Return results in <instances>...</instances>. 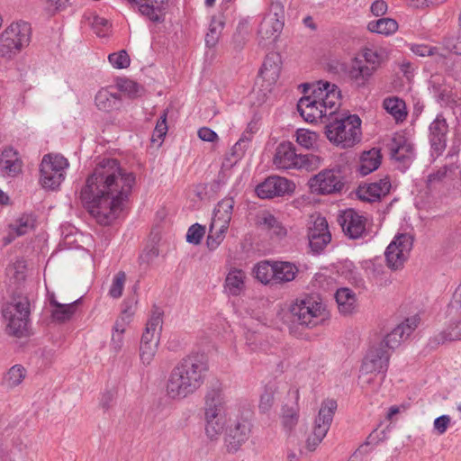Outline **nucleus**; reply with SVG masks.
I'll return each instance as SVG.
<instances>
[{
    "label": "nucleus",
    "mask_w": 461,
    "mask_h": 461,
    "mask_svg": "<svg viewBox=\"0 0 461 461\" xmlns=\"http://www.w3.org/2000/svg\"><path fill=\"white\" fill-rule=\"evenodd\" d=\"M135 182V175L117 159L104 158L86 178L80 198L96 222L107 226L122 212Z\"/></svg>",
    "instance_id": "f257e3e1"
},
{
    "label": "nucleus",
    "mask_w": 461,
    "mask_h": 461,
    "mask_svg": "<svg viewBox=\"0 0 461 461\" xmlns=\"http://www.w3.org/2000/svg\"><path fill=\"white\" fill-rule=\"evenodd\" d=\"M303 92L311 90L298 101L297 110L301 116L310 122H329L334 112L340 106L341 93L339 88L327 81H318L312 85L303 84Z\"/></svg>",
    "instance_id": "f03ea898"
},
{
    "label": "nucleus",
    "mask_w": 461,
    "mask_h": 461,
    "mask_svg": "<svg viewBox=\"0 0 461 461\" xmlns=\"http://www.w3.org/2000/svg\"><path fill=\"white\" fill-rule=\"evenodd\" d=\"M207 362L198 354L182 358L170 371L166 382L167 395L172 400H183L194 393L204 383Z\"/></svg>",
    "instance_id": "7ed1b4c3"
},
{
    "label": "nucleus",
    "mask_w": 461,
    "mask_h": 461,
    "mask_svg": "<svg viewBox=\"0 0 461 461\" xmlns=\"http://www.w3.org/2000/svg\"><path fill=\"white\" fill-rule=\"evenodd\" d=\"M203 410L205 435L210 440H217L227 424V402L220 383L207 389Z\"/></svg>",
    "instance_id": "20e7f679"
},
{
    "label": "nucleus",
    "mask_w": 461,
    "mask_h": 461,
    "mask_svg": "<svg viewBox=\"0 0 461 461\" xmlns=\"http://www.w3.org/2000/svg\"><path fill=\"white\" fill-rule=\"evenodd\" d=\"M325 134L336 145L352 147L361 140V119L357 114L336 111L326 122Z\"/></svg>",
    "instance_id": "39448f33"
},
{
    "label": "nucleus",
    "mask_w": 461,
    "mask_h": 461,
    "mask_svg": "<svg viewBox=\"0 0 461 461\" xmlns=\"http://www.w3.org/2000/svg\"><path fill=\"white\" fill-rule=\"evenodd\" d=\"M2 315L6 322V332L16 338L29 335L30 302L26 296L14 295L3 303Z\"/></svg>",
    "instance_id": "423d86ee"
},
{
    "label": "nucleus",
    "mask_w": 461,
    "mask_h": 461,
    "mask_svg": "<svg viewBox=\"0 0 461 461\" xmlns=\"http://www.w3.org/2000/svg\"><path fill=\"white\" fill-rule=\"evenodd\" d=\"M273 165L280 170L313 171L320 167L321 158L314 154H297L295 147L289 141H284L276 149Z\"/></svg>",
    "instance_id": "0eeeda50"
},
{
    "label": "nucleus",
    "mask_w": 461,
    "mask_h": 461,
    "mask_svg": "<svg viewBox=\"0 0 461 461\" xmlns=\"http://www.w3.org/2000/svg\"><path fill=\"white\" fill-rule=\"evenodd\" d=\"M289 312L291 321L306 328L321 324L329 316L325 304L317 297L308 295L296 300Z\"/></svg>",
    "instance_id": "6e6552de"
},
{
    "label": "nucleus",
    "mask_w": 461,
    "mask_h": 461,
    "mask_svg": "<svg viewBox=\"0 0 461 461\" xmlns=\"http://www.w3.org/2000/svg\"><path fill=\"white\" fill-rule=\"evenodd\" d=\"M32 28L26 22L11 23L0 34V56L11 58L27 47L31 41Z\"/></svg>",
    "instance_id": "1a4fd4ad"
},
{
    "label": "nucleus",
    "mask_w": 461,
    "mask_h": 461,
    "mask_svg": "<svg viewBox=\"0 0 461 461\" xmlns=\"http://www.w3.org/2000/svg\"><path fill=\"white\" fill-rule=\"evenodd\" d=\"M285 25V8L280 2H272L258 31L259 44L267 47L275 43Z\"/></svg>",
    "instance_id": "9d476101"
},
{
    "label": "nucleus",
    "mask_w": 461,
    "mask_h": 461,
    "mask_svg": "<svg viewBox=\"0 0 461 461\" xmlns=\"http://www.w3.org/2000/svg\"><path fill=\"white\" fill-rule=\"evenodd\" d=\"M69 163L59 154L44 155L40 165V183L45 189H57L65 179Z\"/></svg>",
    "instance_id": "9b49d317"
},
{
    "label": "nucleus",
    "mask_w": 461,
    "mask_h": 461,
    "mask_svg": "<svg viewBox=\"0 0 461 461\" xmlns=\"http://www.w3.org/2000/svg\"><path fill=\"white\" fill-rule=\"evenodd\" d=\"M336 409V401L327 399L322 402L318 417L314 422L313 430L306 440V447L310 451L315 450L327 435Z\"/></svg>",
    "instance_id": "f8f14e48"
},
{
    "label": "nucleus",
    "mask_w": 461,
    "mask_h": 461,
    "mask_svg": "<svg viewBox=\"0 0 461 461\" xmlns=\"http://www.w3.org/2000/svg\"><path fill=\"white\" fill-rule=\"evenodd\" d=\"M413 246V237L408 233H401L394 237L385 250L387 266L393 270L402 267L409 258Z\"/></svg>",
    "instance_id": "ddd939ff"
},
{
    "label": "nucleus",
    "mask_w": 461,
    "mask_h": 461,
    "mask_svg": "<svg viewBox=\"0 0 461 461\" xmlns=\"http://www.w3.org/2000/svg\"><path fill=\"white\" fill-rule=\"evenodd\" d=\"M343 185L339 171L334 169L321 170L309 180L311 190L318 194L339 192Z\"/></svg>",
    "instance_id": "4468645a"
},
{
    "label": "nucleus",
    "mask_w": 461,
    "mask_h": 461,
    "mask_svg": "<svg viewBox=\"0 0 461 461\" xmlns=\"http://www.w3.org/2000/svg\"><path fill=\"white\" fill-rule=\"evenodd\" d=\"M295 189L293 181L279 176H271L256 188V193L262 199H271L292 194Z\"/></svg>",
    "instance_id": "2eb2a0df"
},
{
    "label": "nucleus",
    "mask_w": 461,
    "mask_h": 461,
    "mask_svg": "<svg viewBox=\"0 0 461 461\" xmlns=\"http://www.w3.org/2000/svg\"><path fill=\"white\" fill-rule=\"evenodd\" d=\"M447 312L449 323L433 338L438 344L461 340V303L458 301H451Z\"/></svg>",
    "instance_id": "dca6fc26"
},
{
    "label": "nucleus",
    "mask_w": 461,
    "mask_h": 461,
    "mask_svg": "<svg viewBox=\"0 0 461 461\" xmlns=\"http://www.w3.org/2000/svg\"><path fill=\"white\" fill-rule=\"evenodd\" d=\"M390 353L384 349L383 343L377 347L371 348L366 353L361 369L365 372H375L381 374L377 384H382L388 368Z\"/></svg>",
    "instance_id": "f3484780"
},
{
    "label": "nucleus",
    "mask_w": 461,
    "mask_h": 461,
    "mask_svg": "<svg viewBox=\"0 0 461 461\" xmlns=\"http://www.w3.org/2000/svg\"><path fill=\"white\" fill-rule=\"evenodd\" d=\"M309 246L314 253L321 252L330 242L331 234L324 217L317 216L308 228Z\"/></svg>",
    "instance_id": "a211bd4d"
},
{
    "label": "nucleus",
    "mask_w": 461,
    "mask_h": 461,
    "mask_svg": "<svg viewBox=\"0 0 461 461\" xmlns=\"http://www.w3.org/2000/svg\"><path fill=\"white\" fill-rule=\"evenodd\" d=\"M250 424L245 418L237 419L227 428L225 445L229 453H235L249 438Z\"/></svg>",
    "instance_id": "6ab92c4d"
},
{
    "label": "nucleus",
    "mask_w": 461,
    "mask_h": 461,
    "mask_svg": "<svg viewBox=\"0 0 461 461\" xmlns=\"http://www.w3.org/2000/svg\"><path fill=\"white\" fill-rule=\"evenodd\" d=\"M338 221L346 236L356 240L366 231V219L354 209L345 210L338 218Z\"/></svg>",
    "instance_id": "aec40b11"
},
{
    "label": "nucleus",
    "mask_w": 461,
    "mask_h": 461,
    "mask_svg": "<svg viewBox=\"0 0 461 461\" xmlns=\"http://www.w3.org/2000/svg\"><path fill=\"white\" fill-rule=\"evenodd\" d=\"M392 158L402 164V170H405L414 158L413 146L402 134H395L388 144Z\"/></svg>",
    "instance_id": "412c9836"
},
{
    "label": "nucleus",
    "mask_w": 461,
    "mask_h": 461,
    "mask_svg": "<svg viewBox=\"0 0 461 461\" xmlns=\"http://www.w3.org/2000/svg\"><path fill=\"white\" fill-rule=\"evenodd\" d=\"M420 318L415 315L407 318L404 322L399 324L389 334L386 335L384 339L381 342L384 349H394L401 342L407 339L411 332L418 327Z\"/></svg>",
    "instance_id": "4be33fe9"
},
{
    "label": "nucleus",
    "mask_w": 461,
    "mask_h": 461,
    "mask_svg": "<svg viewBox=\"0 0 461 461\" xmlns=\"http://www.w3.org/2000/svg\"><path fill=\"white\" fill-rule=\"evenodd\" d=\"M391 189V182L387 176L376 182L359 185L357 190V197L365 202H375L386 195Z\"/></svg>",
    "instance_id": "5701e85b"
},
{
    "label": "nucleus",
    "mask_w": 461,
    "mask_h": 461,
    "mask_svg": "<svg viewBox=\"0 0 461 461\" xmlns=\"http://www.w3.org/2000/svg\"><path fill=\"white\" fill-rule=\"evenodd\" d=\"M429 142L431 148L438 154L441 153L447 146V134L448 125L442 114H438L429 127Z\"/></svg>",
    "instance_id": "b1692460"
},
{
    "label": "nucleus",
    "mask_w": 461,
    "mask_h": 461,
    "mask_svg": "<svg viewBox=\"0 0 461 461\" xmlns=\"http://www.w3.org/2000/svg\"><path fill=\"white\" fill-rule=\"evenodd\" d=\"M95 102L98 110L109 113L120 108L122 95L113 87L101 88L95 95Z\"/></svg>",
    "instance_id": "393cba45"
},
{
    "label": "nucleus",
    "mask_w": 461,
    "mask_h": 461,
    "mask_svg": "<svg viewBox=\"0 0 461 461\" xmlns=\"http://www.w3.org/2000/svg\"><path fill=\"white\" fill-rule=\"evenodd\" d=\"M23 161L19 153L12 147L5 148L0 158V170L3 175L15 176L22 171Z\"/></svg>",
    "instance_id": "a878e982"
},
{
    "label": "nucleus",
    "mask_w": 461,
    "mask_h": 461,
    "mask_svg": "<svg viewBox=\"0 0 461 461\" xmlns=\"http://www.w3.org/2000/svg\"><path fill=\"white\" fill-rule=\"evenodd\" d=\"M281 72V59L278 54H268L259 70V76L268 86H273L276 83L280 77Z\"/></svg>",
    "instance_id": "bb28decb"
},
{
    "label": "nucleus",
    "mask_w": 461,
    "mask_h": 461,
    "mask_svg": "<svg viewBox=\"0 0 461 461\" xmlns=\"http://www.w3.org/2000/svg\"><path fill=\"white\" fill-rule=\"evenodd\" d=\"M375 72L374 68L366 64L361 58H355L351 61L348 69V77L357 86H363L367 83Z\"/></svg>",
    "instance_id": "cd10ccee"
},
{
    "label": "nucleus",
    "mask_w": 461,
    "mask_h": 461,
    "mask_svg": "<svg viewBox=\"0 0 461 461\" xmlns=\"http://www.w3.org/2000/svg\"><path fill=\"white\" fill-rule=\"evenodd\" d=\"M36 218L32 213H23L9 225L10 233L5 243H10L16 237L25 235L34 230Z\"/></svg>",
    "instance_id": "c85d7f7f"
},
{
    "label": "nucleus",
    "mask_w": 461,
    "mask_h": 461,
    "mask_svg": "<svg viewBox=\"0 0 461 461\" xmlns=\"http://www.w3.org/2000/svg\"><path fill=\"white\" fill-rule=\"evenodd\" d=\"M247 276L243 270L230 269L225 278L224 289L232 296L241 294L245 290V280Z\"/></svg>",
    "instance_id": "c756f323"
},
{
    "label": "nucleus",
    "mask_w": 461,
    "mask_h": 461,
    "mask_svg": "<svg viewBox=\"0 0 461 461\" xmlns=\"http://www.w3.org/2000/svg\"><path fill=\"white\" fill-rule=\"evenodd\" d=\"M335 300L338 304V309L342 314H350L356 310V294L349 288L342 287L338 289L335 294Z\"/></svg>",
    "instance_id": "7c9ffc66"
},
{
    "label": "nucleus",
    "mask_w": 461,
    "mask_h": 461,
    "mask_svg": "<svg viewBox=\"0 0 461 461\" xmlns=\"http://www.w3.org/2000/svg\"><path fill=\"white\" fill-rule=\"evenodd\" d=\"M381 154L379 149H372L364 151L360 157L358 171L362 176H366L376 170L381 164Z\"/></svg>",
    "instance_id": "2f4dec72"
},
{
    "label": "nucleus",
    "mask_w": 461,
    "mask_h": 461,
    "mask_svg": "<svg viewBox=\"0 0 461 461\" xmlns=\"http://www.w3.org/2000/svg\"><path fill=\"white\" fill-rule=\"evenodd\" d=\"M298 268L295 265L285 261H275L274 284H283L293 281Z\"/></svg>",
    "instance_id": "473e14b6"
},
{
    "label": "nucleus",
    "mask_w": 461,
    "mask_h": 461,
    "mask_svg": "<svg viewBox=\"0 0 461 461\" xmlns=\"http://www.w3.org/2000/svg\"><path fill=\"white\" fill-rule=\"evenodd\" d=\"M234 207V200L231 197H226L221 200L213 211L212 221L219 223L230 225Z\"/></svg>",
    "instance_id": "72a5a7b5"
},
{
    "label": "nucleus",
    "mask_w": 461,
    "mask_h": 461,
    "mask_svg": "<svg viewBox=\"0 0 461 461\" xmlns=\"http://www.w3.org/2000/svg\"><path fill=\"white\" fill-rule=\"evenodd\" d=\"M228 228L229 225L227 224L212 221L206 240V244L209 249L213 250L218 248V246L222 242Z\"/></svg>",
    "instance_id": "f704fd0d"
},
{
    "label": "nucleus",
    "mask_w": 461,
    "mask_h": 461,
    "mask_svg": "<svg viewBox=\"0 0 461 461\" xmlns=\"http://www.w3.org/2000/svg\"><path fill=\"white\" fill-rule=\"evenodd\" d=\"M225 21L222 15H215L212 18L209 31L205 35V44L208 48H213L219 41Z\"/></svg>",
    "instance_id": "c9c22d12"
},
{
    "label": "nucleus",
    "mask_w": 461,
    "mask_h": 461,
    "mask_svg": "<svg viewBox=\"0 0 461 461\" xmlns=\"http://www.w3.org/2000/svg\"><path fill=\"white\" fill-rule=\"evenodd\" d=\"M384 108L397 122H402L407 116L405 103L397 97H388L384 100Z\"/></svg>",
    "instance_id": "e433bc0d"
},
{
    "label": "nucleus",
    "mask_w": 461,
    "mask_h": 461,
    "mask_svg": "<svg viewBox=\"0 0 461 461\" xmlns=\"http://www.w3.org/2000/svg\"><path fill=\"white\" fill-rule=\"evenodd\" d=\"M128 321L124 320L123 317L118 319L113 327L111 338L110 347L113 352L115 354L119 353L123 347V334Z\"/></svg>",
    "instance_id": "4c0bfd02"
},
{
    "label": "nucleus",
    "mask_w": 461,
    "mask_h": 461,
    "mask_svg": "<svg viewBox=\"0 0 461 461\" xmlns=\"http://www.w3.org/2000/svg\"><path fill=\"white\" fill-rule=\"evenodd\" d=\"M367 28L372 32L390 35L397 31L398 23L395 20L391 18H381L377 21L370 22Z\"/></svg>",
    "instance_id": "58836bf2"
},
{
    "label": "nucleus",
    "mask_w": 461,
    "mask_h": 461,
    "mask_svg": "<svg viewBox=\"0 0 461 461\" xmlns=\"http://www.w3.org/2000/svg\"><path fill=\"white\" fill-rule=\"evenodd\" d=\"M26 374V369L22 365H14L5 374L3 384L9 389L14 388L23 383Z\"/></svg>",
    "instance_id": "ea45409f"
},
{
    "label": "nucleus",
    "mask_w": 461,
    "mask_h": 461,
    "mask_svg": "<svg viewBox=\"0 0 461 461\" xmlns=\"http://www.w3.org/2000/svg\"><path fill=\"white\" fill-rule=\"evenodd\" d=\"M256 278L262 284H274L275 262L261 261L254 267Z\"/></svg>",
    "instance_id": "a19ab883"
},
{
    "label": "nucleus",
    "mask_w": 461,
    "mask_h": 461,
    "mask_svg": "<svg viewBox=\"0 0 461 461\" xmlns=\"http://www.w3.org/2000/svg\"><path fill=\"white\" fill-rule=\"evenodd\" d=\"M131 4L139 5L141 14L149 17V20L158 22L159 20L158 12L160 10L157 0H127Z\"/></svg>",
    "instance_id": "79ce46f5"
},
{
    "label": "nucleus",
    "mask_w": 461,
    "mask_h": 461,
    "mask_svg": "<svg viewBox=\"0 0 461 461\" xmlns=\"http://www.w3.org/2000/svg\"><path fill=\"white\" fill-rule=\"evenodd\" d=\"M294 397L297 402L299 399V390L295 389L293 392ZM299 419V406L296 402L294 406L287 407L285 406L283 409L282 421L283 425L288 429H292L298 422Z\"/></svg>",
    "instance_id": "37998d69"
},
{
    "label": "nucleus",
    "mask_w": 461,
    "mask_h": 461,
    "mask_svg": "<svg viewBox=\"0 0 461 461\" xmlns=\"http://www.w3.org/2000/svg\"><path fill=\"white\" fill-rule=\"evenodd\" d=\"M78 302L79 300H76L70 303L58 304L57 308L52 310L51 317L59 322L69 321L76 312Z\"/></svg>",
    "instance_id": "c03bdc74"
},
{
    "label": "nucleus",
    "mask_w": 461,
    "mask_h": 461,
    "mask_svg": "<svg viewBox=\"0 0 461 461\" xmlns=\"http://www.w3.org/2000/svg\"><path fill=\"white\" fill-rule=\"evenodd\" d=\"M295 136L296 142L306 149H313L317 146L318 135L314 131L306 129H298Z\"/></svg>",
    "instance_id": "a18cd8bd"
},
{
    "label": "nucleus",
    "mask_w": 461,
    "mask_h": 461,
    "mask_svg": "<svg viewBox=\"0 0 461 461\" xmlns=\"http://www.w3.org/2000/svg\"><path fill=\"white\" fill-rule=\"evenodd\" d=\"M358 58H361L369 67L374 68L375 71L380 66L383 59L382 52L374 48H364Z\"/></svg>",
    "instance_id": "49530a36"
},
{
    "label": "nucleus",
    "mask_w": 461,
    "mask_h": 461,
    "mask_svg": "<svg viewBox=\"0 0 461 461\" xmlns=\"http://www.w3.org/2000/svg\"><path fill=\"white\" fill-rule=\"evenodd\" d=\"M381 374L375 372H365L360 369L359 383L363 388L371 389L375 392L381 384H377Z\"/></svg>",
    "instance_id": "de8ad7c7"
},
{
    "label": "nucleus",
    "mask_w": 461,
    "mask_h": 461,
    "mask_svg": "<svg viewBox=\"0 0 461 461\" xmlns=\"http://www.w3.org/2000/svg\"><path fill=\"white\" fill-rule=\"evenodd\" d=\"M126 281V274L123 271H119L113 279V283L109 289V295L113 298H119L122 294L124 284Z\"/></svg>",
    "instance_id": "09e8293b"
},
{
    "label": "nucleus",
    "mask_w": 461,
    "mask_h": 461,
    "mask_svg": "<svg viewBox=\"0 0 461 461\" xmlns=\"http://www.w3.org/2000/svg\"><path fill=\"white\" fill-rule=\"evenodd\" d=\"M111 65L117 69L126 68L130 66L131 59L126 50H120L108 56Z\"/></svg>",
    "instance_id": "8fccbe9b"
},
{
    "label": "nucleus",
    "mask_w": 461,
    "mask_h": 461,
    "mask_svg": "<svg viewBox=\"0 0 461 461\" xmlns=\"http://www.w3.org/2000/svg\"><path fill=\"white\" fill-rule=\"evenodd\" d=\"M248 149L243 147L239 141H237L231 148L230 152L227 155L223 167H231L236 164L244 156Z\"/></svg>",
    "instance_id": "3c124183"
},
{
    "label": "nucleus",
    "mask_w": 461,
    "mask_h": 461,
    "mask_svg": "<svg viewBox=\"0 0 461 461\" xmlns=\"http://www.w3.org/2000/svg\"><path fill=\"white\" fill-rule=\"evenodd\" d=\"M163 319L162 313L158 312H154L149 317L145 331L149 333H153L155 335L160 336V332L162 330Z\"/></svg>",
    "instance_id": "603ef678"
},
{
    "label": "nucleus",
    "mask_w": 461,
    "mask_h": 461,
    "mask_svg": "<svg viewBox=\"0 0 461 461\" xmlns=\"http://www.w3.org/2000/svg\"><path fill=\"white\" fill-rule=\"evenodd\" d=\"M158 350V344H140V358L143 365L149 366L152 362Z\"/></svg>",
    "instance_id": "864d4df0"
},
{
    "label": "nucleus",
    "mask_w": 461,
    "mask_h": 461,
    "mask_svg": "<svg viewBox=\"0 0 461 461\" xmlns=\"http://www.w3.org/2000/svg\"><path fill=\"white\" fill-rule=\"evenodd\" d=\"M204 232V227L198 223H194L187 230L186 241L194 245H198L201 243Z\"/></svg>",
    "instance_id": "5fc2aeb1"
},
{
    "label": "nucleus",
    "mask_w": 461,
    "mask_h": 461,
    "mask_svg": "<svg viewBox=\"0 0 461 461\" xmlns=\"http://www.w3.org/2000/svg\"><path fill=\"white\" fill-rule=\"evenodd\" d=\"M167 112L164 111L163 113L159 116V119L158 120L154 129L151 139L153 142L158 140H163V138L166 136L167 132Z\"/></svg>",
    "instance_id": "6e6d98bb"
},
{
    "label": "nucleus",
    "mask_w": 461,
    "mask_h": 461,
    "mask_svg": "<svg viewBox=\"0 0 461 461\" xmlns=\"http://www.w3.org/2000/svg\"><path fill=\"white\" fill-rule=\"evenodd\" d=\"M117 396V393L115 390H106L104 391L100 398L99 404L101 408L104 411L110 410L115 402Z\"/></svg>",
    "instance_id": "4d7b16f0"
},
{
    "label": "nucleus",
    "mask_w": 461,
    "mask_h": 461,
    "mask_svg": "<svg viewBox=\"0 0 461 461\" xmlns=\"http://www.w3.org/2000/svg\"><path fill=\"white\" fill-rule=\"evenodd\" d=\"M91 24L99 36H104L110 27L109 21L98 15L93 17Z\"/></svg>",
    "instance_id": "13d9d810"
},
{
    "label": "nucleus",
    "mask_w": 461,
    "mask_h": 461,
    "mask_svg": "<svg viewBox=\"0 0 461 461\" xmlns=\"http://www.w3.org/2000/svg\"><path fill=\"white\" fill-rule=\"evenodd\" d=\"M411 50L420 57L432 56L438 52L436 47L426 44H413L411 47Z\"/></svg>",
    "instance_id": "bf43d9fd"
},
{
    "label": "nucleus",
    "mask_w": 461,
    "mask_h": 461,
    "mask_svg": "<svg viewBox=\"0 0 461 461\" xmlns=\"http://www.w3.org/2000/svg\"><path fill=\"white\" fill-rule=\"evenodd\" d=\"M274 403V393L266 390L260 396L258 408L262 412H267Z\"/></svg>",
    "instance_id": "052dcab7"
},
{
    "label": "nucleus",
    "mask_w": 461,
    "mask_h": 461,
    "mask_svg": "<svg viewBox=\"0 0 461 461\" xmlns=\"http://www.w3.org/2000/svg\"><path fill=\"white\" fill-rule=\"evenodd\" d=\"M450 421L451 419L448 415H441L435 419L433 426L438 435H442L447 431Z\"/></svg>",
    "instance_id": "680f3d73"
},
{
    "label": "nucleus",
    "mask_w": 461,
    "mask_h": 461,
    "mask_svg": "<svg viewBox=\"0 0 461 461\" xmlns=\"http://www.w3.org/2000/svg\"><path fill=\"white\" fill-rule=\"evenodd\" d=\"M197 135L203 141L216 142L219 140L217 133L208 127L200 128Z\"/></svg>",
    "instance_id": "e2e57ef3"
},
{
    "label": "nucleus",
    "mask_w": 461,
    "mask_h": 461,
    "mask_svg": "<svg viewBox=\"0 0 461 461\" xmlns=\"http://www.w3.org/2000/svg\"><path fill=\"white\" fill-rule=\"evenodd\" d=\"M68 3L69 0H46L47 9L52 13L66 8Z\"/></svg>",
    "instance_id": "0e129e2a"
},
{
    "label": "nucleus",
    "mask_w": 461,
    "mask_h": 461,
    "mask_svg": "<svg viewBox=\"0 0 461 461\" xmlns=\"http://www.w3.org/2000/svg\"><path fill=\"white\" fill-rule=\"evenodd\" d=\"M387 11V5L384 0H375L371 5V12L375 16H382Z\"/></svg>",
    "instance_id": "69168bd1"
},
{
    "label": "nucleus",
    "mask_w": 461,
    "mask_h": 461,
    "mask_svg": "<svg viewBox=\"0 0 461 461\" xmlns=\"http://www.w3.org/2000/svg\"><path fill=\"white\" fill-rule=\"evenodd\" d=\"M260 223L263 224L269 231L272 228L276 227L279 221L270 213L264 214L261 218Z\"/></svg>",
    "instance_id": "338daca9"
},
{
    "label": "nucleus",
    "mask_w": 461,
    "mask_h": 461,
    "mask_svg": "<svg viewBox=\"0 0 461 461\" xmlns=\"http://www.w3.org/2000/svg\"><path fill=\"white\" fill-rule=\"evenodd\" d=\"M135 304H136V302H134V300L124 301V308L122 311V317H123L124 320L130 319L134 314Z\"/></svg>",
    "instance_id": "774afa93"
}]
</instances>
